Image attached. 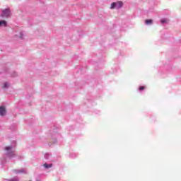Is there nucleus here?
Segmentation results:
<instances>
[{"label": "nucleus", "instance_id": "nucleus-1", "mask_svg": "<svg viewBox=\"0 0 181 181\" xmlns=\"http://www.w3.org/2000/svg\"><path fill=\"white\" fill-rule=\"evenodd\" d=\"M0 115L1 117L6 115V109L4 106L0 107Z\"/></svg>", "mask_w": 181, "mask_h": 181}, {"label": "nucleus", "instance_id": "nucleus-2", "mask_svg": "<svg viewBox=\"0 0 181 181\" xmlns=\"http://www.w3.org/2000/svg\"><path fill=\"white\" fill-rule=\"evenodd\" d=\"M11 15V11L9 9H5L3 11L2 16H9Z\"/></svg>", "mask_w": 181, "mask_h": 181}, {"label": "nucleus", "instance_id": "nucleus-3", "mask_svg": "<svg viewBox=\"0 0 181 181\" xmlns=\"http://www.w3.org/2000/svg\"><path fill=\"white\" fill-rule=\"evenodd\" d=\"M122 5H123L122 1H118V2L116 3V7L117 8H122Z\"/></svg>", "mask_w": 181, "mask_h": 181}, {"label": "nucleus", "instance_id": "nucleus-4", "mask_svg": "<svg viewBox=\"0 0 181 181\" xmlns=\"http://www.w3.org/2000/svg\"><path fill=\"white\" fill-rule=\"evenodd\" d=\"M0 26L6 27V21L5 20L0 21Z\"/></svg>", "mask_w": 181, "mask_h": 181}, {"label": "nucleus", "instance_id": "nucleus-5", "mask_svg": "<svg viewBox=\"0 0 181 181\" xmlns=\"http://www.w3.org/2000/svg\"><path fill=\"white\" fill-rule=\"evenodd\" d=\"M152 22H153V21L151 20V19H148V20H146V21H145L146 25H152Z\"/></svg>", "mask_w": 181, "mask_h": 181}, {"label": "nucleus", "instance_id": "nucleus-6", "mask_svg": "<svg viewBox=\"0 0 181 181\" xmlns=\"http://www.w3.org/2000/svg\"><path fill=\"white\" fill-rule=\"evenodd\" d=\"M52 164H47V163H45L44 164V168H45L46 169H49L50 168H52Z\"/></svg>", "mask_w": 181, "mask_h": 181}, {"label": "nucleus", "instance_id": "nucleus-7", "mask_svg": "<svg viewBox=\"0 0 181 181\" xmlns=\"http://www.w3.org/2000/svg\"><path fill=\"white\" fill-rule=\"evenodd\" d=\"M115 6L117 7V3L113 2V3L111 4L110 9H114V8H115Z\"/></svg>", "mask_w": 181, "mask_h": 181}, {"label": "nucleus", "instance_id": "nucleus-8", "mask_svg": "<svg viewBox=\"0 0 181 181\" xmlns=\"http://www.w3.org/2000/svg\"><path fill=\"white\" fill-rule=\"evenodd\" d=\"M8 87H9V83L8 82L4 83L3 88H8Z\"/></svg>", "mask_w": 181, "mask_h": 181}, {"label": "nucleus", "instance_id": "nucleus-9", "mask_svg": "<svg viewBox=\"0 0 181 181\" xmlns=\"http://www.w3.org/2000/svg\"><path fill=\"white\" fill-rule=\"evenodd\" d=\"M139 90L140 91H142V90H145V86H140V87L139 88Z\"/></svg>", "mask_w": 181, "mask_h": 181}, {"label": "nucleus", "instance_id": "nucleus-10", "mask_svg": "<svg viewBox=\"0 0 181 181\" xmlns=\"http://www.w3.org/2000/svg\"><path fill=\"white\" fill-rule=\"evenodd\" d=\"M11 149H12V146L6 147V151H11Z\"/></svg>", "mask_w": 181, "mask_h": 181}, {"label": "nucleus", "instance_id": "nucleus-11", "mask_svg": "<svg viewBox=\"0 0 181 181\" xmlns=\"http://www.w3.org/2000/svg\"><path fill=\"white\" fill-rule=\"evenodd\" d=\"M23 37V34L22 33H20V39H22Z\"/></svg>", "mask_w": 181, "mask_h": 181}, {"label": "nucleus", "instance_id": "nucleus-12", "mask_svg": "<svg viewBox=\"0 0 181 181\" xmlns=\"http://www.w3.org/2000/svg\"><path fill=\"white\" fill-rule=\"evenodd\" d=\"M166 20H161V23H165Z\"/></svg>", "mask_w": 181, "mask_h": 181}]
</instances>
